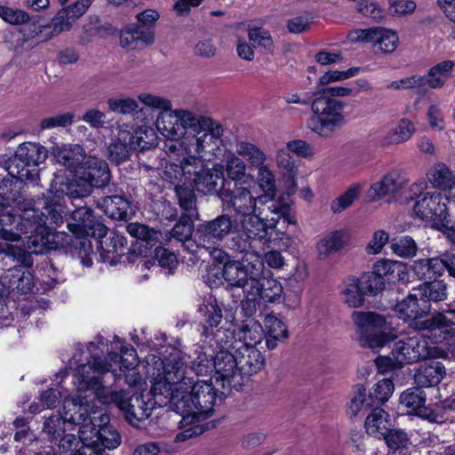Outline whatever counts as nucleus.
<instances>
[{
    "mask_svg": "<svg viewBox=\"0 0 455 455\" xmlns=\"http://www.w3.org/2000/svg\"><path fill=\"white\" fill-rule=\"evenodd\" d=\"M139 99L145 105L162 110L156 118V128L166 139L164 151L173 161L162 168L159 174L164 180L183 182L205 195L219 193L220 181L222 187L230 183L224 178L223 164L205 168L206 162L224 154L221 124L191 109L173 108L172 102L159 94L143 93Z\"/></svg>",
    "mask_w": 455,
    "mask_h": 455,
    "instance_id": "nucleus-1",
    "label": "nucleus"
},
{
    "mask_svg": "<svg viewBox=\"0 0 455 455\" xmlns=\"http://www.w3.org/2000/svg\"><path fill=\"white\" fill-rule=\"evenodd\" d=\"M146 363L156 403H169L181 416L179 425L184 430L176 435L175 441L184 442L203 434L205 427L199 422L212 415L218 396L212 378L195 381L187 376L185 355L177 348H171L164 359L150 354Z\"/></svg>",
    "mask_w": 455,
    "mask_h": 455,
    "instance_id": "nucleus-2",
    "label": "nucleus"
},
{
    "mask_svg": "<svg viewBox=\"0 0 455 455\" xmlns=\"http://www.w3.org/2000/svg\"><path fill=\"white\" fill-rule=\"evenodd\" d=\"M60 183L62 180L56 177L47 197L38 199L35 207L26 209L20 214L0 213L5 241L19 242L21 235L30 234L26 236V243L22 242L23 247L0 243V253L12 258L20 266L29 267L33 265L32 254H42L55 248V235L52 228L63 222L64 213L60 200L65 193L60 191Z\"/></svg>",
    "mask_w": 455,
    "mask_h": 455,
    "instance_id": "nucleus-3",
    "label": "nucleus"
},
{
    "mask_svg": "<svg viewBox=\"0 0 455 455\" xmlns=\"http://www.w3.org/2000/svg\"><path fill=\"white\" fill-rule=\"evenodd\" d=\"M108 340L102 336L96 338L95 342H90L87 350L91 359L77 366L74 375V386L77 392H90L89 396L97 399L98 391L108 389L102 385L101 377L107 372H111L114 378L125 377L126 383L131 387H141L144 384L136 367L139 365V359L135 348L130 345H123V340L114 336L111 342V351L108 358L100 357L97 350L108 347Z\"/></svg>",
    "mask_w": 455,
    "mask_h": 455,
    "instance_id": "nucleus-4",
    "label": "nucleus"
},
{
    "mask_svg": "<svg viewBox=\"0 0 455 455\" xmlns=\"http://www.w3.org/2000/svg\"><path fill=\"white\" fill-rule=\"evenodd\" d=\"M219 197L225 211H233L242 217L241 231L236 235L251 239L263 237L279 222L275 218L266 222L261 217L263 205L269 201L256 192L254 180L225 183L219 190Z\"/></svg>",
    "mask_w": 455,
    "mask_h": 455,
    "instance_id": "nucleus-5",
    "label": "nucleus"
},
{
    "mask_svg": "<svg viewBox=\"0 0 455 455\" xmlns=\"http://www.w3.org/2000/svg\"><path fill=\"white\" fill-rule=\"evenodd\" d=\"M89 397V411L79 427L78 436L66 435L60 441V447L64 450H72L82 443L100 452L105 449H116L121 444L120 434L108 424L109 417L104 408L97 405L98 399H94L93 396Z\"/></svg>",
    "mask_w": 455,
    "mask_h": 455,
    "instance_id": "nucleus-6",
    "label": "nucleus"
},
{
    "mask_svg": "<svg viewBox=\"0 0 455 455\" xmlns=\"http://www.w3.org/2000/svg\"><path fill=\"white\" fill-rule=\"evenodd\" d=\"M395 310L399 318L408 322L413 329L431 333L430 338L435 343H442L455 337V318L451 314V310L436 313L432 317L422 320L428 313L429 307L420 299L416 288L395 305Z\"/></svg>",
    "mask_w": 455,
    "mask_h": 455,
    "instance_id": "nucleus-7",
    "label": "nucleus"
},
{
    "mask_svg": "<svg viewBox=\"0 0 455 455\" xmlns=\"http://www.w3.org/2000/svg\"><path fill=\"white\" fill-rule=\"evenodd\" d=\"M254 240L243 237V235H235L229 247L243 256L241 260L233 259L226 262L221 270L225 282L231 286L243 288L244 294L246 288L249 287V283H252V278L262 276L265 269L262 258L254 248Z\"/></svg>",
    "mask_w": 455,
    "mask_h": 455,
    "instance_id": "nucleus-8",
    "label": "nucleus"
},
{
    "mask_svg": "<svg viewBox=\"0 0 455 455\" xmlns=\"http://www.w3.org/2000/svg\"><path fill=\"white\" fill-rule=\"evenodd\" d=\"M46 150L39 144L25 142L20 145L6 171L8 177L0 181V190L8 199L12 196V187L20 188L24 180L36 181L38 179L36 167L46 159Z\"/></svg>",
    "mask_w": 455,
    "mask_h": 455,
    "instance_id": "nucleus-9",
    "label": "nucleus"
},
{
    "mask_svg": "<svg viewBox=\"0 0 455 455\" xmlns=\"http://www.w3.org/2000/svg\"><path fill=\"white\" fill-rule=\"evenodd\" d=\"M77 398L63 399V412L58 411L51 416L44 417L43 432L52 442H58L59 450L62 452H68L60 447V441L68 435L83 425L85 414L89 411V395L82 396L79 392Z\"/></svg>",
    "mask_w": 455,
    "mask_h": 455,
    "instance_id": "nucleus-10",
    "label": "nucleus"
},
{
    "mask_svg": "<svg viewBox=\"0 0 455 455\" xmlns=\"http://www.w3.org/2000/svg\"><path fill=\"white\" fill-rule=\"evenodd\" d=\"M68 230L76 235L73 242L81 262L84 267L92 265V254L93 253L89 236L103 238L107 235V227L97 219L88 207H79L73 211L71 221L68 223Z\"/></svg>",
    "mask_w": 455,
    "mask_h": 455,
    "instance_id": "nucleus-11",
    "label": "nucleus"
},
{
    "mask_svg": "<svg viewBox=\"0 0 455 455\" xmlns=\"http://www.w3.org/2000/svg\"><path fill=\"white\" fill-rule=\"evenodd\" d=\"M110 181L108 164L95 156H88L76 170L75 178L70 182L60 183V191L70 198L85 197L94 188H103Z\"/></svg>",
    "mask_w": 455,
    "mask_h": 455,
    "instance_id": "nucleus-12",
    "label": "nucleus"
},
{
    "mask_svg": "<svg viewBox=\"0 0 455 455\" xmlns=\"http://www.w3.org/2000/svg\"><path fill=\"white\" fill-rule=\"evenodd\" d=\"M346 103L333 98H317L311 105L312 116L307 126L322 138H330L347 124Z\"/></svg>",
    "mask_w": 455,
    "mask_h": 455,
    "instance_id": "nucleus-13",
    "label": "nucleus"
},
{
    "mask_svg": "<svg viewBox=\"0 0 455 455\" xmlns=\"http://www.w3.org/2000/svg\"><path fill=\"white\" fill-rule=\"evenodd\" d=\"M352 320L360 332L358 340L363 347L380 349L397 336L395 330L379 314L354 311Z\"/></svg>",
    "mask_w": 455,
    "mask_h": 455,
    "instance_id": "nucleus-14",
    "label": "nucleus"
},
{
    "mask_svg": "<svg viewBox=\"0 0 455 455\" xmlns=\"http://www.w3.org/2000/svg\"><path fill=\"white\" fill-rule=\"evenodd\" d=\"M233 332L229 330L218 329L212 338L216 352L214 355V372L216 381H221V387H233L235 379L239 374L237 360L232 350Z\"/></svg>",
    "mask_w": 455,
    "mask_h": 455,
    "instance_id": "nucleus-15",
    "label": "nucleus"
},
{
    "mask_svg": "<svg viewBox=\"0 0 455 455\" xmlns=\"http://www.w3.org/2000/svg\"><path fill=\"white\" fill-rule=\"evenodd\" d=\"M97 399L102 405H116L123 411L125 419L134 427H140V422L148 419L153 410V404L146 402L142 396L131 398L124 391L100 390L97 393Z\"/></svg>",
    "mask_w": 455,
    "mask_h": 455,
    "instance_id": "nucleus-16",
    "label": "nucleus"
},
{
    "mask_svg": "<svg viewBox=\"0 0 455 455\" xmlns=\"http://www.w3.org/2000/svg\"><path fill=\"white\" fill-rule=\"evenodd\" d=\"M283 293L282 283L274 278L257 276L249 283L242 307L246 315H252L262 304L275 303L281 300Z\"/></svg>",
    "mask_w": 455,
    "mask_h": 455,
    "instance_id": "nucleus-17",
    "label": "nucleus"
},
{
    "mask_svg": "<svg viewBox=\"0 0 455 455\" xmlns=\"http://www.w3.org/2000/svg\"><path fill=\"white\" fill-rule=\"evenodd\" d=\"M144 92H140L143 94ZM138 100L145 107L150 108H141L138 112L137 121L140 123L136 128L129 124V142L134 150H147L156 147L158 144L156 118L162 112L161 109L154 108L145 105L142 101Z\"/></svg>",
    "mask_w": 455,
    "mask_h": 455,
    "instance_id": "nucleus-18",
    "label": "nucleus"
},
{
    "mask_svg": "<svg viewBox=\"0 0 455 455\" xmlns=\"http://www.w3.org/2000/svg\"><path fill=\"white\" fill-rule=\"evenodd\" d=\"M448 201L450 197L443 196L440 192H425L416 200L413 213L419 219L429 221L435 227L447 228L450 222Z\"/></svg>",
    "mask_w": 455,
    "mask_h": 455,
    "instance_id": "nucleus-19",
    "label": "nucleus"
},
{
    "mask_svg": "<svg viewBox=\"0 0 455 455\" xmlns=\"http://www.w3.org/2000/svg\"><path fill=\"white\" fill-rule=\"evenodd\" d=\"M430 337L431 333L425 332L399 339L395 343L391 354L393 356L397 357L403 365L426 359L431 356L432 353L425 338H427L432 344H435Z\"/></svg>",
    "mask_w": 455,
    "mask_h": 455,
    "instance_id": "nucleus-20",
    "label": "nucleus"
},
{
    "mask_svg": "<svg viewBox=\"0 0 455 455\" xmlns=\"http://www.w3.org/2000/svg\"><path fill=\"white\" fill-rule=\"evenodd\" d=\"M233 228V221L228 214H221L214 220L204 221L195 230L196 248H212L225 239Z\"/></svg>",
    "mask_w": 455,
    "mask_h": 455,
    "instance_id": "nucleus-21",
    "label": "nucleus"
},
{
    "mask_svg": "<svg viewBox=\"0 0 455 455\" xmlns=\"http://www.w3.org/2000/svg\"><path fill=\"white\" fill-rule=\"evenodd\" d=\"M348 36L352 42L373 43L384 53L394 52L399 41L395 31L380 27L357 29Z\"/></svg>",
    "mask_w": 455,
    "mask_h": 455,
    "instance_id": "nucleus-22",
    "label": "nucleus"
},
{
    "mask_svg": "<svg viewBox=\"0 0 455 455\" xmlns=\"http://www.w3.org/2000/svg\"><path fill=\"white\" fill-rule=\"evenodd\" d=\"M407 183L408 180L401 172L393 170L384 175L380 180L371 185L367 191V197L371 202L379 201L386 196L395 195Z\"/></svg>",
    "mask_w": 455,
    "mask_h": 455,
    "instance_id": "nucleus-23",
    "label": "nucleus"
},
{
    "mask_svg": "<svg viewBox=\"0 0 455 455\" xmlns=\"http://www.w3.org/2000/svg\"><path fill=\"white\" fill-rule=\"evenodd\" d=\"M206 341L201 344H195L192 350L188 355L190 360V369L196 375H208L214 371V355L216 352L215 344L212 338L210 339L208 345Z\"/></svg>",
    "mask_w": 455,
    "mask_h": 455,
    "instance_id": "nucleus-24",
    "label": "nucleus"
},
{
    "mask_svg": "<svg viewBox=\"0 0 455 455\" xmlns=\"http://www.w3.org/2000/svg\"><path fill=\"white\" fill-rule=\"evenodd\" d=\"M426 400V393L418 386L403 391L399 397L400 404L406 408L409 413L418 415L429 421L438 422L437 415L425 406Z\"/></svg>",
    "mask_w": 455,
    "mask_h": 455,
    "instance_id": "nucleus-25",
    "label": "nucleus"
},
{
    "mask_svg": "<svg viewBox=\"0 0 455 455\" xmlns=\"http://www.w3.org/2000/svg\"><path fill=\"white\" fill-rule=\"evenodd\" d=\"M237 360L240 375H252L259 372L265 364V357L257 347L244 345L232 347Z\"/></svg>",
    "mask_w": 455,
    "mask_h": 455,
    "instance_id": "nucleus-26",
    "label": "nucleus"
},
{
    "mask_svg": "<svg viewBox=\"0 0 455 455\" xmlns=\"http://www.w3.org/2000/svg\"><path fill=\"white\" fill-rule=\"evenodd\" d=\"M446 369L443 363L437 361L425 362L414 371V383L420 388L437 386L445 377Z\"/></svg>",
    "mask_w": 455,
    "mask_h": 455,
    "instance_id": "nucleus-27",
    "label": "nucleus"
},
{
    "mask_svg": "<svg viewBox=\"0 0 455 455\" xmlns=\"http://www.w3.org/2000/svg\"><path fill=\"white\" fill-rule=\"evenodd\" d=\"M72 19L60 9L56 15L52 18L51 23L47 26H41L39 30L30 28L28 34H24L23 37L25 41L36 37L39 34L43 35L44 41H48L60 33L68 31L72 28Z\"/></svg>",
    "mask_w": 455,
    "mask_h": 455,
    "instance_id": "nucleus-28",
    "label": "nucleus"
},
{
    "mask_svg": "<svg viewBox=\"0 0 455 455\" xmlns=\"http://www.w3.org/2000/svg\"><path fill=\"white\" fill-rule=\"evenodd\" d=\"M393 427L391 415L380 407H376L366 416L364 429L367 435L381 441Z\"/></svg>",
    "mask_w": 455,
    "mask_h": 455,
    "instance_id": "nucleus-29",
    "label": "nucleus"
},
{
    "mask_svg": "<svg viewBox=\"0 0 455 455\" xmlns=\"http://www.w3.org/2000/svg\"><path fill=\"white\" fill-rule=\"evenodd\" d=\"M52 150L55 161L67 168L73 174V178H75L76 170L87 158L84 148L79 145L55 146Z\"/></svg>",
    "mask_w": 455,
    "mask_h": 455,
    "instance_id": "nucleus-30",
    "label": "nucleus"
},
{
    "mask_svg": "<svg viewBox=\"0 0 455 455\" xmlns=\"http://www.w3.org/2000/svg\"><path fill=\"white\" fill-rule=\"evenodd\" d=\"M155 40V32L151 29L131 24L120 32V44L124 48L135 49L140 45H148Z\"/></svg>",
    "mask_w": 455,
    "mask_h": 455,
    "instance_id": "nucleus-31",
    "label": "nucleus"
},
{
    "mask_svg": "<svg viewBox=\"0 0 455 455\" xmlns=\"http://www.w3.org/2000/svg\"><path fill=\"white\" fill-rule=\"evenodd\" d=\"M116 129V138L109 144L108 151L109 159L118 164L127 159L132 148L129 142V123H119Z\"/></svg>",
    "mask_w": 455,
    "mask_h": 455,
    "instance_id": "nucleus-32",
    "label": "nucleus"
},
{
    "mask_svg": "<svg viewBox=\"0 0 455 455\" xmlns=\"http://www.w3.org/2000/svg\"><path fill=\"white\" fill-rule=\"evenodd\" d=\"M426 176L427 182L435 189L451 191L455 188V173L443 163H435Z\"/></svg>",
    "mask_w": 455,
    "mask_h": 455,
    "instance_id": "nucleus-33",
    "label": "nucleus"
},
{
    "mask_svg": "<svg viewBox=\"0 0 455 455\" xmlns=\"http://www.w3.org/2000/svg\"><path fill=\"white\" fill-rule=\"evenodd\" d=\"M235 337L236 338L234 342L232 341V347H241L244 345L248 347H257L264 338V329L259 322L251 320L237 330Z\"/></svg>",
    "mask_w": 455,
    "mask_h": 455,
    "instance_id": "nucleus-34",
    "label": "nucleus"
},
{
    "mask_svg": "<svg viewBox=\"0 0 455 455\" xmlns=\"http://www.w3.org/2000/svg\"><path fill=\"white\" fill-rule=\"evenodd\" d=\"M263 329L266 346L269 350L276 348L279 342H283L289 337L285 323L273 315H267L265 317Z\"/></svg>",
    "mask_w": 455,
    "mask_h": 455,
    "instance_id": "nucleus-35",
    "label": "nucleus"
},
{
    "mask_svg": "<svg viewBox=\"0 0 455 455\" xmlns=\"http://www.w3.org/2000/svg\"><path fill=\"white\" fill-rule=\"evenodd\" d=\"M373 268L375 273L385 280V283L403 281L407 275L406 266L398 260L381 259L374 264Z\"/></svg>",
    "mask_w": 455,
    "mask_h": 455,
    "instance_id": "nucleus-36",
    "label": "nucleus"
},
{
    "mask_svg": "<svg viewBox=\"0 0 455 455\" xmlns=\"http://www.w3.org/2000/svg\"><path fill=\"white\" fill-rule=\"evenodd\" d=\"M198 312L204 318V322L207 324L203 327L202 335L206 339L212 336L216 332L212 331V328L218 327L222 321V310L219 306L216 299L209 298L203 305L198 308Z\"/></svg>",
    "mask_w": 455,
    "mask_h": 455,
    "instance_id": "nucleus-37",
    "label": "nucleus"
},
{
    "mask_svg": "<svg viewBox=\"0 0 455 455\" xmlns=\"http://www.w3.org/2000/svg\"><path fill=\"white\" fill-rule=\"evenodd\" d=\"M246 27L248 39L255 49L265 53H273L275 51V42L271 33L262 27L253 26L246 21L237 24V27Z\"/></svg>",
    "mask_w": 455,
    "mask_h": 455,
    "instance_id": "nucleus-38",
    "label": "nucleus"
},
{
    "mask_svg": "<svg viewBox=\"0 0 455 455\" xmlns=\"http://www.w3.org/2000/svg\"><path fill=\"white\" fill-rule=\"evenodd\" d=\"M340 295L343 302L349 307L358 308L363 306L366 293L357 277L349 276L341 284Z\"/></svg>",
    "mask_w": 455,
    "mask_h": 455,
    "instance_id": "nucleus-39",
    "label": "nucleus"
},
{
    "mask_svg": "<svg viewBox=\"0 0 455 455\" xmlns=\"http://www.w3.org/2000/svg\"><path fill=\"white\" fill-rule=\"evenodd\" d=\"M235 154L241 156L251 169L265 164L268 158L261 148L247 140H239L235 143Z\"/></svg>",
    "mask_w": 455,
    "mask_h": 455,
    "instance_id": "nucleus-40",
    "label": "nucleus"
},
{
    "mask_svg": "<svg viewBox=\"0 0 455 455\" xmlns=\"http://www.w3.org/2000/svg\"><path fill=\"white\" fill-rule=\"evenodd\" d=\"M98 205L111 219L124 220L129 215L130 203L121 196L101 197Z\"/></svg>",
    "mask_w": 455,
    "mask_h": 455,
    "instance_id": "nucleus-41",
    "label": "nucleus"
},
{
    "mask_svg": "<svg viewBox=\"0 0 455 455\" xmlns=\"http://www.w3.org/2000/svg\"><path fill=\"white\" fill-rule=\"evenodd\" d=\"M349 240V234L346 229L335 230L324 235L316 245L321 255L327 256L341 250Z\"/></svg>",
    "mask_w": 455,
    "mask_h": 455,
    "instance_id": "nucleus-42",
    "label": "nucleus"
},
{
    "mask_svg": "<svg viewBox=\"0 0 455 455\" xmlns=\"http://www.w3.org/2000/svg\"><path fill=\"white\" fill-rule=\"evenodd\" d=\"M382 440L385 441L393 454L410 455V449L412 443L411 436L405 430L392 427Z\"/></svg>",
    "mask_w": 455,
    "mask_h": 455,
    "instance_id": "nucleus-43",
    "label": "nucleus"
},
{
    "mask_svg": "<svg viewBox=\"0 0 455 455\" xmlns=\"http://www.w3.org/2000/svg\"><path fill=\"white\" fill-rule=\"evenodd\" d=\"M453 68L452 60H444L433 66L427 76H422L424 85H428L431 89L442 88L451 76Z\"/></svg>",
    "mask_w": 455,
    "mask_h": 455,
    "instance_id": "nucleus-44",
    "label": "nucleus"
},
{
    "mask_svg": "<svg viewBox=\"0 0 455 455\" xmlns=\"http://www.w3.org/2000/svg\"><path fill=\"white\" fill-rule=\"evenodd\" d=\"M416 132L414 123L409 118H401L396 125L384 137L385 145H398L411 139Z\"/></svg>",
    "mask_w": 455,
    "mask_h": 455,
    "instance_id": "nucleus-45",
    "label": "nucleus"
},
{
    "mask_svg": "<svg viewBox=\"0 0 455 455\" xmlns=\"http://www.w3.org/2000/svg\"><path fill=\"white\" fill-rule=\"evenodd\" d=\"M194 217L181 216L179 222L172 229V236L181 242L186 250L196 252V243L192 240Z\"/></svg>",
    "mask_w": 455,
    "mask_h": 455,
    "instance_id": "nucleus-46",
    "label": "nucleus"
},
{
    "mask_svg": "<svg viewBox=\"0 0 455 455\" xmlns=\"http://www.w3.org/2000/svg\"><path fill=\"white\" fill-rule=\"evenodd\" d=\"M223 166L228 179H230L233 183L254 180L253 176L246 172V163L237 154H230L227 157L226 164Z\"/></svg>",
    "mask_w": 455,
    "mask_h": 455,
    "instance_id": "nucleus-47",
    "label": "nucleus"
},
{
    "mask_svg": "<svg viewBox=\"0 0 455 455\" xmlns=\"http://www.w3.org/2000/svg\"><path fill=\"white\" fill-rule=\"evenodd\" d=\"M275 164L283 179L290 181L295 188V180L298 175V167L295 160L291 156L289 149L283 146L276 150Z\"/></svg>",
    "mask_w": 455,
    "mask_h": 455,
    "instance_id": "nucleus-48",
    "label": "nucleus"
},
{
    "mask_svg": "<svg viewBox=\"0 0 455 455\" xmlns=\"http://www.w3.org/2000/svg\"><path fill=\"white\" fill-rule=\"evenodd\" d=\"M257 170V183L263 192L261 195L266 196L269 202L273 201L275 192V176L269 163L265 164L255 168Z\"/></svg>",
    "mask_w": 455,
    "mask_h": 455,
    "instance_id": "nucleus-49",
    "label": "nucleus"
},
{
    "mask_svg": "<svg viewBox=\"0 0 455 455\" xmlns=\"http://www.w3.org/2000/svg\"><path fill=\"white\" fill-rule=\"evenodd\" d=\"M6 279H9L8 287L10 289H17L23 293L31 291L34 286L32 274L28 269L24 270L21 267L9 269L4 277V283H6Z\"/></svg>",
    "mask_w": 455,
    "mask_h": 455,
    "instance_id": "nucleus-50",
    "label": "nucleus"
},
{
    "mask_svg": "<svg viewBox=\"0 0 455 455\" xmlns=\"http://www.w3.org/2000/svg\"><path fill=\"white\" fill-rule=\"evenodd\" d=\"M364 187L365 182H356L351 184L342 195L331 202V211L333 213H339L349 208L353 203L361 196Z\"/></svg>",
    "mask_w": 455,
    "mask_h": 455,
    "instance_id": "nucleus-51",
    "label": "nucleus"
},
{
    "mask_svg": "<svg viewBox=\"0 0 455 455\" xmlns=\"http://www.w3.org/2000/svg\"><path fill=\"white\" fill-rule=\"evenodd\" d=\"M175 185V192L180 208L185 212L183 216L196 217V196L189 185L183 182H171Z\"/></svg>",
    "mask_w": 455,
    "mask_h": 455,
    "instance_id": "nucleus-52",
    "label": "nucleus"
},
{
    "mask_svg": "<svg viewBox=\"0 0 455 455\" xmlns=\"http://www.w3.org/2000/svg\"><path fill=\"white\" fill-rule=\"evenodd\" d=\"M416 289L426 305L429 301L438 302L447 298L446 284L443 281L422 283Z\"/></svg>",
    "mask_w": 455,
    "mask_h": 455,
    "instance_id": "nucleus-53",
    "label": "nucleus"
},
{
    "mask_svg": "<svg viewBox=\"0 0 455 455\" xmlns=\"http://www.w3.org/2000/svg\"><path fill=\"white\" fill-rule=\"evenodd\" d=\"M395 385L390 379H383L373 385L369 392V406L383 405L392 396Z\"/></svg>",
    "mask_w": 455,
    "mask_h": 455,
    "instance_id": "nucleus-54",
    "label": "nucleus"
},
{
    "mask_svg": "<svg viewBox=\"0 0 455 455\" xmlns=\"http://www.w3.org/2000/svg\"><path fill=\"white\" fill-rule=\"evenodd\" d=\"M64 397L68 399H73L66 396L65 393L56 389V388H48L47 390L40 393L38 396L39 403H33L29 406V411L31 413H39L44 409H51L56 407V405L60 403V398ZM76 399L77 397H75Z\"/></svg>",
    "mask_w": 455,
    "mask_h": 455,
    "instance_id": "nucleus-55",
    "label": "nucleus"
},
{
    "mask_svg": "<svg viewBox=\"0 0 455 455\" xmlns=\"http://www.w3.org/2000/svg\"><path fill=\"white\" fill-rule=\"evenodd\" d=\"M109 110L122 115H132L137 120L138 112L141 110L139 102L131 97H111L107 101Z\"/></svg>",
    "mask_w": 455,
    "mask_h": 455,
    "instance_id": "nucleus-56",
    "label": "nucleus"
},
{
    "mask_svg": "<svg viewBox=\"0 0 455 455\" xmlns=\"http://www.w3.org/2000/svg\"><path fill=\"white\" fill-rule=\"evenodd\" d=\"M0 18L13 26L28 24L36 28V21H31L29 14L21 9L0 4Z\"/></svg>",
    "mask_w": 455,
    "mask_h": 455,
    "instance_id": "nucleus-57",
    "label": "nucleus"
},
{
    "mask_svg": "<svg viewBox=\"0 0 455 455\" xmlns=\"http://www.w3.org/2000/svg\"><path fill=\"white\" fill-rule=\"evenodd\" d=\"M360 68L356 67L350 68L347 70H329L321 76L317 81L318 89L331 83L340 82L357 76Z\"/></svg>",
    "mask_w": 455,
    "mask_h": 455,
    "instance_id": "nucleus-58",
    "label": "nucleus"
},
{
    "mask_svg": "<svg viewBox=\"0 0 455 455\" xmlns=\"http://www.w3.org/2000/svg\"><path fill=\"white\" fill-rule=\"evenodd\" d=\"M358 279L366 295L375 296L385 288V280H382L374 269L371 272L364 273Z\"/></svg>",
    "mask_w": 455,
    "mask_h": 455,
    "instance_id": "nucleus-59",
    "label": "nucleus"
},
{
    "mask_svg": "<svg viewBox=\"0 0 455 455\" xmlns=\"http://www.w3.org/2000/svg\"><path fill=\"white\" fill-rule=\"evenodd\" d=\"M368 403L369 399H366V388L362 384L355 385L350 402L347 404V413L351 418L355 417L364 406H369Z\"/></svg>",
    "mask_w": 455,
    "mask_h": 455,
    "instance_id": "nucleus-60",
    "label": "nucleus"
},
{
    "mask_svg": "<svg viewBox=\"0 0 455 455\" xmlns=\"http://www.w3.org/2000/svg\"><path fill=\"white\" fill-rule=\"evenodd\" d=\"M75 115L71 112L59 113L54 116L44 117L40 122L41 130H51L60 127H67L74 122Z\"/></svg>",
    "mask_w": 455,
    "mask_h": 455,
    "instance_id": "nucleus-61",
    "label": "nucleus"
},
{
    "mask_svg": "<svg viewBox=\"0 0 455 455\" xmlns=\"http://www.w3.org/2000/svg\"><path fill=\"white\" fill-rule=\"evenodd\" d=\"M391 248L396 255L403 258H411L416 255L418 246L411 236H403L394 242Z\"/></svg>",
    "mask_w": 455,
    "mask_h": 455,
    "instance_id": "nucleus-62",
    "label": "nucleus"
},
{
    "mask_svg": "<svg viewBox=\"0 0 455 455\" xmlns=\"http://www.w3.org/2000/svg\"><path fill=\"white\" fill-rule=\"evenodd\" d=\"M155 258L158 265L166 269L165 274L170 275L178 266L176 255L165 248L158 247L155 251Z\"/></svg>",
    "mask_w": 455,
    "mask_h": 455,
    "instance_id": "nucleus-63",
    "label": "nucleus"
},
{
    "mask_svg": "<svg viewBox=\"0 0 455 455\" xmlns=\"http://www.w3.org/2000/svg\"><path fill=\"white\" fill-rule=\"evenodd\" d=\"M436 4L449 21L453 24L448 40L455 43V0H436Z\"/></svg>",
    "mask_w": 455,
    "mask_h": 455,
    "instance_id": "nucleus-64",
    "label": "nucleus"
}]
</instances>
